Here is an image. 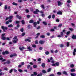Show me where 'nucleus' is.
<instances>
[{
	"label": "nucleus",
	"mask_w": 76,
	"mask_h": 76,
	"mask_svg": "<svg viewBox=\"0 0 76 76\" xmlns=\"http://www.w3.org/2000/svg\"><path fill=\"white\" fill-rule=\"evenodd\" d=\"M1 28L3 29V32H6V30H7V28L6 27H4L3 26H2L1 27Z\"/></svg>",
	"instance_id": "1"
},
{
	"label": "nucleus",
	"mask_w": 76,
	"mask_h": 76,
	"mask_svg": "<svg viewBox=\"0 0 76 76\" xmlns=\"http://www.w3.org/2000/svg\"><path fill=\"white\" fill-rule=\"evenodd\" d=\"M18 39H17L16 40H12V42L14 44H16V43H17V42H18Z\"/></svg>",
	"instance_id": "2"
},
{
	"label": "nucleus",
	"mask_w": 76,
	"mask_h": 76,
	"mask_svg": "<svg viewBox=\"0 0 76 76\" xmlns=\"http://www.w3.org/2000/svg\"><path fill=\"white\" fill-rule=\"evenodd\" d=\"M19 49L20 51H22L23 50H25L26 49V48H25V47H22L21 48L20 47Z\"/></svg>",
	"instance_id": "3"
},
{
	"label": "nucleus",
	"mask_w": 76,
	"mask_h": 76,
	"mask_svg": "<svg viewBox=\"0 0 76 76\" xmlns=\"http://www.w3.org/2000/svg\"><path fill=\"white\" fill-rule=\"evenodd\" d=\"M9 53L8 51H5V52H3L2 53V54H3V55H4L5 54H8Z\"/></svg>",
	"instance_id": "4"
},
{
	"label": "nucleus",
	"mask_w": 76,
	"mask_h": 76,
	"mask_svg": "<svg viewBox=\"0 0 76 76\" xmlns=\"http://www.w3.org/2000/svg\"><path fill=\"white\" fill-rule=\"evenodd\" d=\"M38 12H39V11L38 9H36V11H34V14H38Z\"/></svg>",
	"instance_id": "5"
},
{
	"label": "nucleus",
	"mask_w": 76,
	"mask_h": 76,
	"mask_svg": "<svg viewBox=\"0 0 76 76\" xmlns=\"http://www.w3.org/2000/svg\"><path fill=\"white\" fill-rule=\"evenodd\" d=\"M27 49L28 50V51H32V48L30 46L28 47L27 48Z\"/></svg>",
	"instance_id": "6"
},
{
	"label": "nucleus",
	"mask_w": 76,
	"mask_h": 76,
	"mask_svg": "<svg viewBox=\"0 0 76 76\" xmlns=\"http://www.w3.org/2000/svg\"><path fill=\"white\" fill-rule=\"evenodd\" d=\"M44 42H45V41H43L42 40H40L39 41V43L41 44H43Z\"/></svg>",
	"instance_id": "7"
},
{
	"label": "nucleus",
	"mask_w": 76,
	"mask_h": 76,
	"mask_svg": "<svg viewBox=\"0 0 76 76\" xmlns=\"http://www.w3.org/2000/svg\"><path fill=\"white\" fill-rule=\"evenodd\" d=\"M76 49H75L74 50V51L73 52V55L74 56H75L76 55Z\"/></svg>",
	"instance_id": "8"
},
{
	"label": "nucleus",
	"mask_w": 76,
	"mask_h": 76,
	"mask_svg": "<svg viewBox=\"0 0 76 76\" xmlns=\"http://www.w3.org/2000/svg\"><path fill=\"white\" fill-rule=\"evenodd\" d=\"M17 56V55L16 54H14L13 55H10V57H15Z\"/></svg>",
	"instance_id": "9"
},
{
	"label": "nucleus",
	"mask_w": 76,
	"mask_h": 76,
	"mask_svg": "<svg viewBox=\"0 0 76 76\" xmlns=\"http://www.w3.org/2000/svg\"><path fill=\"white\" fill-rule=\"evenodd\" d=\"M31 39V37H29L28 38V39H26L25 40V41H28V42H31V40H30V39Z\"/></svg>",
	"instance_id": "10"
},
{
	"label": "nucleus",
	"mask_w": 76,
	"mask_h": 76,
	"mask_svg": "<svg viewBox=\"0 0 76 76\" xmlns=\"http://www.w3.org/2000/svg\"><path fill=\"white\" fill-rule=\"evenodd\" d=\"M58 6H61V5H62L63 4V3L60 1H58Z\"/></svg>",
	"instance_id": "11"
},
{
	"label": "nucleus",
	"mask_w": 76,
	"mask_h": 76,
	"mask_svg": "<svg viewBox=\"0 0 76 76\" xmlns=\"http://www.w3.org/2000/svg\"><path fill=\"white\" fill-rule=\"evenodd\" d=\"M13 18V16H10L9 18H7L6 19V20H7L8 19H12Z\"/></svg>",
	"instance_id": "12"
},
{
	"label": "nucleus",
	"mask_w": 76,
	"mask_h": 76,
	"mask_svg": "<svg viewBox=\"0 0 76 76\" xmlns=\"http://www.w3.org/2000/svg\"><path fill=\"white\" fill-rule=\"evenodd\" d=\"M34 74H32L31 75V76H35L36 75H37V72H34Z\"/></svg>",
	"instance_id": "13"
},
{
	"label": "nucleus",
	"mask_w": 76,
	"mask_h": 76,
	"mask_svg": "<svg viewBox=\"0 0 76 76\" xmlns=\"http://www.w3.org/2000/svg\"><path fill=\"white\" fill-rule=\"evenodd\" d=\"M57 15H62V12L60 11H59L58 12H57Z\"/></svg>",
	"instance_id": "14"
},
{
	"label": "nucleus",
	"mask_w": 76,
	"mask_h": 76,
	"mask_svg": "<svg viewBox=\"0 0 76 76\" xmlns=\"http://www.w3.org/2000/svg\"><path fill=\"white\" fill-rule=\"evenodd\" d=\"M16 17L17 18H18L19 19H21L22 17H20L19 16V15H17L16 16Z\"/></svg>",
	"instance_id": "15"
},
{
	"label": "nucleus",
	"mask_w": 76,
	"mask_h": 76,
	"mask_svg": "<svg viewBox=\"0 0 76 76\" xmlns=\"http://www.w3.org/2000/svg\"><path fill=\"white\" fill-rule=\"evenodd\" d=\"M70 75L72 76H76V73H71Z\"/></svg>",
	"instance_id": "16"
},
{
	"label": "nucleus",
	"mask_w": 76,
	"mask_h": 76,
	"mask_svg": "<svg viewBox=\"0 0 76 76\" xmlns=\"http://www.w3.org/2000/svg\"><path fill=\"white\" fill-rule=\"evenodd\" d=\"M33 24L34 25V27H36V25H37V22H35Z\"/></svg>",
	"instance_id": "17"
},
{
	"label": "nucleus",
	"mask_w": 76,
	"mask_h": 76,
	"mask_svg": "<svg viewBox=\"0 0 76 76\" xmlns=\"http://www.w3.org/2000/svg\"><path fill=\"white\" fill-rule=\"evenodd\" d=\"M71 72H75V69H71Z\"/></svg>",
	"instance_id": "18"
},
{
	"label": "nucleus",
	"mask_w": 76,
	"mask_h": 76,
	"mask_svg": "<svg viewBox=\"0 0 76 76\" xmlns=\"http://www.w3.org/2000/svg\"><path fill=\"white\" fill-rule=\"evenodd\" d=\"M56 66H58L60 64H59V63L58 62H56L55 63Z\"/></svg>",
	"instance_id": "19"
},
{
	"label": "nucleus",
	"mask_w": 76,
	"mask_h": 76,
	"mask_svg": "<svg viewBox=\"0 0 76 76\" xmlns=\"http://www.w3.org/2000/svg\"><path fill=\"white\" fill-rule=\"evenodd\" d=\"M2 39L3 40H5L6 39V37L4 36H2Z\"/></svg>",
	"instance_id": "20"
},
{
	"label": "nucleus",
	"mask_w": 76,
	"mask_h": 76,
	"mask_svg": "<svg viewBox=\"0 0 76 76\" xmlns=\"http://www.w3.org/2000/svg\"><path fill=\"white\" fill-rule=\"evenodd\" d=\"M72 38L73 39H76V36L73 35Z\"/></svg>",
	"instance_id": "21"
},
{
	"label": "nucleus",
	"mask_w": 76,
	"mask_h": 76,
	"mask_svg": "<svg viewBox=\"0 0 76 76\" xmlns=\"http://www.w3.org/2000/svg\"><path fill=\"white\" fill-rule=\"evenodd\" d=\"M8 27L9 28H10L11 27H13V25L12 24H10L9 26H8Z\"/></svg>",
	"instance_id": "22"
},
{
	"label": "nucleus",
	"mask_w": 76,
	"mask_h": 76,
	"mask_svg": "<svg viewBox=\"0 0 76 76\" xmlns=\"http://www.w3.org/2000/svg\"><path fill=\"white\" fill-rule=\"evenodd\" d=\"M29 23H32L34 22V20H31L29 21Z\"/></svg>",
	"instance_id": "23"
},
{
	"label": "nucleus",
	"mask_w": 76,
	"mask_h": 76,
	"mask_svg": "<svg viewBox=\"0 0 76 76\" xmlns=\"http://www.w3.org/2000/svg\"><path fill=\"white\" fill-rule=\"evenodd\" d=\"M63 74H64V75H67V72L66 71H64L63 72Z\"/></svg>",
	"instance_id": "24"
},
{
	"label": "nucleus",
	"mask_w": 76,
	"mask_h": 76,
	"mask_svg": "<svg viewBox=\"0 0 76 76\" xmlns=\"http://www.w3.org/2000/svg\"><path fill=\"white\" fill-rule=\"evenodd\" d=\"M38 66H37V65H34L33 66V67L34 68H37Z\"/></svg>",
	"instance_id": "25"
},
{
	"label": "nucleus",
	"mask_w": 76,
	"mask_h": 76,
	"mask_svg": "<svg viewBox=\"0 0 76 76\" xmlns=\"http://www.w3.org/2000/svg\"><path fill=\"white\" fill-rule=\"evenodd\" d=\"M42 67H45V64H42Z\"/></svg>",
	"instance_id": "26"
},
{
	"label": "nucleus",
	"mask_w": 76,
	"mask_h": 76,
	"mask_svg": "<svg viewBox=\"0 0 76 76\" xmlns=\"http://www.w3.org/2000/svg\"><path fill=\"white\" fill-rule=\"evenodd\" d=\"M62 26V24H61L59 25L58 26V28H61V27Z\"/></svg>",
	"instance_id": "27"
},
{
	"label": "nucleus",
	"mask_w": 76,
	"mask_h": 76,
	"mask_svg": "<svg viewBox=\"0 0 76 76\" xmlns=\"http://www.w3.org/2000/svg\"><path fill=\"white\" fill-rule=\"evenodd\" d=\"M43 23L45 25H47V23L45 21L43 22Z\"/></svg>",
	"instance_id": "28"
},
{
	"label": "nucleus",
	"mask_w": 76,
	"mask_h": 76,
	"mask_svg": "<svg viewBox=\"0 0 76 76\" xmlns=\"http://www.w3.org/2000/svg\"><path fill=\"white\" fill-rule=\"evenodd\" d=\"M45 53L46 55H48L50 53H49V52L47 51L45 52Z\"/></svg>",
	"instance_id": "29"
},
{
	"label": "nucleus",
	"mask_w": 76,
	"mask_h": 76,
	"mask_svg": "<svg viewBox=\"0 0 76 76\" xmlns=\"http://www.w3.org/2000/svg\"><path fill=\"white\" fill-rule=\"evenodd\" d=\"M21 22H22V24H25V21H24V20H22Z\"/></svg>",
	"instance_id": "30"
},
{
	"label": "nucleus",
	"mask_w": 76,
	"mask_h": 76,
	"mask_svg": "<svg viewBox=\"0 0 76 76\" xmlns=\"http://www.w3.org/2000/svg\"><path fill=\"white\" fill-rule=\"evenodd\" d=\"M20 23V21H16V24H18V23Z\"/></svg>",
	"instance_id": "31"
},
{
	"label": "nucleus",
	"mask_w": 76,
	"mask_h": 76,
	"mask_svg": "<svg viewBox=\"0 0 76 76\" xmlns=\"http://www.w3.org/2000/svg\"><path fill=\"white\" fill-rule=\"evenodd\" d=\"M13 39H17V36H15L13 38Z\"/></svg>",
	"instance_id": "32"
},
{
	"label": "nucleus",
	"mask_w": 76,
	"mask_h": 76,
	"mask_svg": "<svg viewBox=\"0 0 76 76\" xmlns=\"http://www.w3.org/2000/svg\"><path fill=\"white\" fill-rule=\"evenodd\" d=\"M42 72L43 73H46V71H45V70H44L42 71Z\"/></svg>",
	"instance_id": "33"
},
{
	"label": "nucleus",
	"mask_w": 76,
	"mask_h": 76,
	"mask_svg": "<svg viewBox=\"0 0 76 76\" xmlns=\"http://www.w3.org/2000/svg\"><path fill=\"white\" fill-rule=\"evenodd\" d=\"M18 71L19 72H23V71L21 69H18Z\"/></svg>",
	"instance_id": "34"
},
{
	"label": "nucleus",
	"mask_w": 76,
	"mask_h": 76,
	"mask_svg": "<svg viewBox=\"0 0 76 76\" xmlns=\"http://www.w3.org/2000/svg\"><path fill=\"white\" fill-rule=\"evenodd\" d=\"M35 43L36 44H38V41L37 40L35 41Z\"/></svg>",
	"instance_id": "35"
},
{
	"label": "nucleus",
	"mask_w": 76,
	"mask_h": 76,
	"mask_svg": "<svg viewBox=\"0 0 76 76\" xmlns=\"http://www.w3.org/2000/svg\"><path fill=\"white\" fill-rule=\"evenodd\" d=\"M40 38H45V36L44 35H42L40 36Z\"/></svg>",
	"instance_id": "36"
},
{
	"label": "nucleus",
	"mask_w": 76,
	"mask_h": 76,
	"mask_svg": "<svg viewBox=\"0 0 76 76\" xmlns=\"http://www.w3.org/2000/svg\"><path fill=\"white\" fill-rule=\"evenodd\" d=\"M57 75H61V72H58L57 73Z\"/></svg>",
	"instance_id": "37"
},
{
	"label": "nucleus",
	"mask_w": 76,
	"mask_h": 76,
	"mask_svg": "<svg viewBox=\"0 0 76 76\" xmlns=\"http://www.w3.org/2000/svg\"><path fill=\"white\" fill-rule=\"evenodd\" d=\"M12 4H13V5H15V6H16V5H17V4H16L15 2H13L12 3Z\"/></svg>",
	"instance_id": "38"
},
{
	"label": "nucleus",
	"mask_w": 76,
	"mask_h": 76,
	"mask_svg": "<svg viewBox=\"0 0 76 76\" xmlns=\"http://www.w3.org/2000/svg\"><path fill=\"white\" fill-rule=\"evenodd\" d=\"M71 25H72L73 27L75 26V25L73 23H71Z\"/></svg>",
	"instance_id": "39"
},
{
	"label": "nucleus",
	"mask_w": 76,
	"mask_h": 76,
	"mask_svg": "<svg viewBox=\"0 0 76 76\" xmlns=\"http://www.w3.org/2000/svg\"><path fill=\"white\" fill-rule=\"evenodd\" d=\"M51 69L50 68H49V69L48 70V72H50V71H51Z\"/></svg>",
	"instance_id": "40"
},
{
	"label": "nucleus",
	"mask_w": 76,
	"mask_h": 76,
	"mask_svg": "<svg viewBox=\"0 0 76 76\" xmlns=\"http://www.w3.org/2000/svg\"><path fill=\"white\" fill-rule=\"evenodd\" d=\"M67 2L69 3H71V1L70 0H68L67 1Z\"/></svg>",
	"instance_id": "41"
},
{
	"label": "nucleus",
	"mask_w": 76,
	"mask_h": 76,
	"mask_svg": "<svg viewBox=\"0 0 76 76\" xmlns=\"http://www.w3.org/2000/svg\"><path fill=\"white\" fill-rule=\"evenodd\" d=\"M51 16L50 15H49L48 17V19H51Z\"/></svg>",
	"instance_id": "42"
},
{
	"label": "nucleus",
	"mask_w": 76,
	"mask_h": 76,
	"mask_svg": "<svg viewBox=\"0 0 76 76\" xmlns=\"http://www.w3.org/2000/svg\"><path fill=\"white\" fill-rule=\"evenodd\" d=\"M54 18H55V15H53L52 16V18H53V19H54Z\"/></svg>",
	"instance_id": "43"
},
{
	"label": "nucleus",
	"mask_w": 76,
	"mask_h": 76,
	"mask_svg": "<svg viewBox=\"0 0 76 76\" xmlns=\"http://www.w3.org/2000/svg\"><path fill=\"white\" fill-rule=\"evenodd\" d=\"M69 42H67V47H69Z\"/></svg>",
	"instance_id": "44"
},
{
	"label": "nucleus",
	"mask_w": 76,
	"mask_h": 76,
	"mask_svg": "<svg viewBox=\"0 0 76 76\" xmlns=\"http://www.w3.org/2000/svg\"><path fill=\"white\" fill-rule=\"evenodd\" d=\"M29 11V10H28L27 9L26 10V13H28V12Z\"/></svg>",
	"instance_id": "45"
},
{
	"label": "nucleus",
	"mask_w": 76,
	"mask_h": 76,
	"mask_svg": "<svg viewBox=\"0 0 76 76\" xmlns=\"http://www.w3.org/2000/svg\"><path fill=\"white\" fill-rule=\"evenodd\" d=\"M32 47H33V48L36 47V45H32Z\"/></svg>",
	"instance_id": "46"
},
{
	"label": "nucleus",
	"mask_w": 76,
	"mask_h": 76,
	"mask_svg": "<svg viewBox=\"0 0 76 76\" xmlns=\"http://www.w3.org/2000/svg\"><path fill=\"white\" fill-rule=\"evenodd\" d=\"M59 19H57L56 20V21L57 22H59Z\"/></svg>",
	"instance_id": "47"
},
{
	"label": "nucleus",
	"mask_w": 76,
	"mask_h": 76,
	"mask_svg": "<svg viewBox=\"0 0 76 76\" xmlns=\"http://www.w3.org/2000/svg\"><path fill=\"white\" fill-rule=\"evenodd\" d=\"M13 69H12L10 70V73H12V71H13Z\"/></svg>",
	"instance_id": "48"
},
{
	"label": "nucleus",
	"mask_w": 76,
	"mask_h": 76,
	"mask_svg": "<svg viewBox=\"0 0 76 76\" xmlns=\"http://www.w3.org/2000/svg\"><path fill=\"white\" fill-rule=\"evenodd\" d=\"M4 73H2L1 72L0 73V76H1L2 75H4Z\"/></svg>",
	"instance_id": "49"
},
{
	"label": "nucleus",
	"mask_w": 76,
	"mask_h": 76,
	"mask_svg": "<svg viewBox=\"0 0 76 76\" xmlns=\"http://www.w3.org/2000/svg\"><path fill=\"white\" fill-rule=\"evenodd\" d=\"M71 67H74V65L73 64H71L70 65Z\"/></svg>",
	"instance_id": "50"
},
{
	"label": "nucleus",
	"mask_w": 76,
	"mask_h": 76,
	"mask_svg": "<svg viewBox=\"0 0 76 76\" xmlns=\"http://www.w3.org/2000/svg\"><path fill=\"white\" fill-rule=\"evenodd\" d=\"M25 35V33H23L22 34V36H24Z\"/></svg>",
	"instance_id": "51"
},
{
	"label": "nucleus",
	"mask_w": 76,
	"mask_h": 76,
	"mask_svg": "<svg viewBox=\"0 0 76 76\" xmlns=\"http://www.w3.org/2000/svg\"><path fill=\"white\" fill-rule=\"evenodd\" d=\"M26 16H27V18H29L30 17V15H27Z\"/></svg>",
	"instance_id": "52"
},
{
	"label": "nucleus",
	"mask_w": 76,
	"mask_h": 76,
	"mask_svg": "<svg viewBox=\"0 0 76 76\" xmlns=\"http://www.w3.org/2000/svg\"><path fill=\"white\" fill-rule=\"evenodd\" d=\"M20 31L22 32H23V28H21L20 29Z\"/></svg>",
	"instance_id": "53"
},
{
	"label": "nucleus",
	"mask_w": 76,
	"mask_h": 76,
	"mask_svg": "<svg viewBox=\"0 0 76 76\" xmlns=\"http://www.w3.org/2000/svg\"><path fill=\"white\" fill-rule=\"evenodd\" d=\"M29 67H30V65H28L27 66V69H29Z\"/></svg>",
	"instance_id": "54"
},
{
	"label": "nucleus",
	"mask_w": 76,
	"mask_h": 76,
	"mask_svg": "<svg viewBox=\"0 0 76 76\" xmlns=\"http://www.w3.org/2000/svg\"><path fill=\"white\" fill-rule=\"evenodd\" d=\"M41 7L42 8H43V9H44V6L43 5H42Z\"/></svg>",
	"instance_id": "55"
},
{
	"label": "nucleus",
	"mask_w": 76,
	"mask_h": 76,
	"mask_svg": "<svg viewBox=\"0 0 76 76\" xmlns=\"http://www.w3.org/2000/svg\"><path fill=\"white\" fill-rule=\"evenodd\" d=\"M61 36L63 37V32H61Z\"/></svg>",
	"instance_id": "56"
},
{
	"label": "nucleus",
	"mask_w": 76,
	"mask_h": 76,
	"mask_svg": "<svg viewBox=\"0 0 76 76\" xmlns=\"http://www.w3.org/2000/svg\"><path fill=\"white\" fill-rule=\"evenodd\" d=\"M4 70H6L7 71L8 70V69L7 68H4Z\"/></svg>",
	"instance_id": "57"
},
{
	"label": "nucleus",
	"mask_w": 76,
	"mask_h": 76,
	"mask_svg": "<svg viewBox=\"0 0 76 76\" xmlns=\"http://www.w3.org/2000/svg\"><path fill=\"white\" fill-rule=\"evenodd\" d=\"M22 1V0H18V2H19V3H20Z\"/></svg>",
	"instance_id": "58"
},
{
	"label": "nucleus",
	"mask_w": 76,
	"mask_h": 76,
	"mask_svg": "<svg viewBox=\"0 0 76 76\" xmlns=\"http://www.w3.org/2000/svg\"><path fill=\"white\" fill-rule=\"evenodd\" d=\"M41 60V59L40 58H39V59H38V61H40Z\"/></svg>",
	"instance_id": "59"
},
{
	"label": "nucleus",
	"mask_w": 76,
	"mask_h": 76,
	"mask_svg": "<svg viewBox=\"0 0 76 76\" xmlns=\"http://www.w3.org/2000/svg\"><path fill=\"white\" fill-rule=\"evenodd\" d=\"M7 5H5V7H4L5 9H7Z\"/></svg>",
	"instance_id": "60"
},
{
	"label": "nucleus",
	"mask_w": 76,
	"mask_h": 76,
	"mask_svg": "<svg viewBox=\"0 0 76 76\" xmlns=\"http://www.w3.org/2000/svg\"><path fill=\"white\" fill-rule=\"evenodd\" d=\"M70 34V31H68L67 32L66 35H69Z\"/></svg>",
	"instance_id": "61"
},
{
	"label": "nucleus",
	"mask_w": 76,
	"mask_h": 76,
	"mask_svg": "<svg viewBox=\"0 0 76 76\" xmlns=\"http://www.w3.org/2000/svg\"><path fill=\"white\" fill-rule=\"evenodd\" d=\"M42 74H40L38 75L37 76H42Z\"/></svg>",
	"instance_id": "62"
},
{
	"label": "nucleus",
	"mask_w": 76,
	"mask_h": 76,
	"mask_svg": "<svg viewBox=\"0 0 76 76\" xmlns=\"http://www.w3.org/2000/svg\"><path fill=\"white\" fill-rule=\"evenodd\" d=\"M39 49L40 50H42V47H40L39 48Z\"/></svg>",
	"instance_id": "63"
},
{
	"label": "nucleus",
	"mask_w": 76,
	"mask_h": 76,
	"mask_svg": "<svg viewBox=\"0 0 76 76\" xmlns=\"http://www.w3.org/2000/svg\"><path fill=\"white\" fill-rule=\"evenodd\" d=\"M9 22H12V20H9Z\"/></svg>",
	"instance_id": "64"
}]
</instances>
